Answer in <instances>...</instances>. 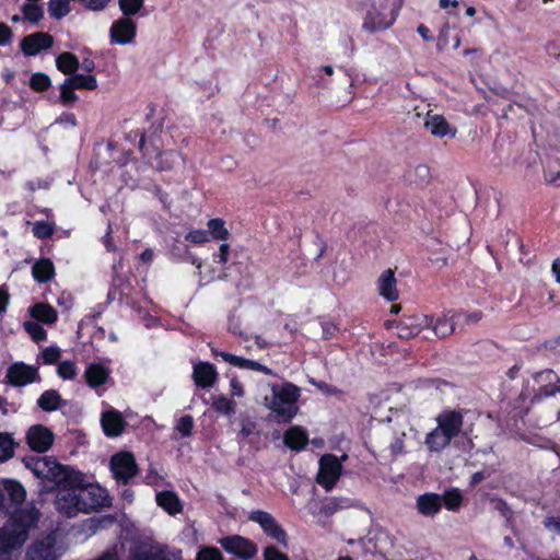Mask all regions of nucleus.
Wrapping results in <instances>:
<instances>
[{"mask_svg": "<svg viewBox=\"0 0 560 560\" xmlns=\"http://www.w3.org/2000/svg\"><path fill=\"white\" fill-rule=\"evenodd\" d=\"M270 396H265V406L271 411L268 420L278 423H289L299 412L298 401L301 397V388L289 382L269 385Z\"/></svg>", "mask_w": 560, "mask_h": 560, "instance_id": "obj_1", "label": "nucleus"}, {"mask_svg": "<svg viewBox=\"0 0 560 560\" xmlns=\"http://www.w3.org/2000/svg\"><path fill=\"white\" fill-rule=\"evenodd\" d=\"M438 427L432 429L424 439V444L430 452L441 453L456 439L464 422V411L460 409H446L435 417Z\"/></svg>", "mask_w": 560, "mask_h": 560, "instance_id": "obj_2", "label": "nucleus"}, {"mask_svg": "<svg viewBox=\"0 0 560 560\" xmlns=\"http://www.w3.org/2000/svg\"><path fill=\"white\" fill-rule=\"evenodd\" d=\"M110 505V498L106 490L98 485L85 482L81 490L72 497L67 504H61V510L68 515L78 512L90 513Z\"/></svg>", "mask_w": 560, "mask_h": 560, "instance_id": "obj_3", "label": "nucleus"}, {"mask_svg": "<svg viewBox=\"0 0 560 560\" xmlns=\"http://www.w3.org/2000/svg\"><path fill=\"white\" fill-rule=\"evenodd\" d=\"M84 483V475L80 470L60 465L51 483L46 485L45 489L47 492H59L58 502L61 508V504H67L72 500V497L81 490Z\"/></svg>", "mask_w": 560, "mask_h": 560, "instance_id": "obj_4", "label": "nucleus"}, {"mask_svg": "<svg viewBox=\"0 0 560 560\" xmlns=\"http://www.w3.org/2000/svg\"><path fill=\"white\" fill-rule=\"evenodd\" d=\"M163 130V122L158 126L153 125L149 131L144 130H131L126 135V139L132 143H138V149L141 152L142 158L150 162L152 158L163 156L167 153L161 152V132Z\"/></svg>", "mask_w": 560, "mask_h": 560, "instance_id": "obj_5", "label": "nucleus"}, {"mask_svg": "<svg viewBox=\"0 0 560 560\" xmlns=\"http://www.w3.org/2000/svg\"><path fill=\"white\" fill-rule=\"evenodd\" d=\"M533 380L536 386L533 389L530 405H537L560 393V376L552 369L534 373Z\"/></svg>", "mask_w": 560, "mask_h": 560, "instance_id": "obj_6", "label": "nucleus"}, {"mask_svg": "<svg viewBox=\"0 0 560 560\" xmlns=\"http://www.w3.org/2000/svg\"><path fill=\"white\" fill-rule=\"evenodd\" d=\"M109 469L117 483L122 486H128L139 472L135 455L127 451L118 452L110 457Z\"/></svg>", "mask_w": 560, "mask_h": 560, "instance_id": "obj_7", "label": "nucleus"}, {"mask_svg": "<svg viewBox=\"0 0 560 560\" xmlns=\"http://www.w3.org/2000/svg\"><path fill=\"white\" fill-rule=\"evenodd\" d=\"M346 458L345 454L340 458L334 454H325L319 458L316 482L326 491H331L336 487L342 472L341 460Z\"/></svg>", "mask_w": 560, "mask_h": 560, "instance_id": "obj_8", "label": "nucleus"}, {"mask_svg": "<svg viewBox=\"0 0 560 560\" xmlns=\"http://www.w3.org/2000/svg\"><path fill=\"white\" fill-rule=\"evenodd\" d=\"M38 524V510L20 509L15 511L10 518V529L13 532L15 537L19 538L20 542H25L28 537L31 527Z\"/></svg>", "mask_w": 560, "mask_h": 560, "instance_id": "obj_9", "label": "nucleus"}, {"mask_svg": "<svg viewBox=\"0 0 560 560\" xmlns=\"http://www.w3.org/2000/svg\"><path fill=\"white\" fill-rule=\"evenodd\" d=\"M38 380V368L22 361L12 363L5 373V382L11 386H27Z\"/></svg>", "mask_w": 560, "mask_h": 560, "instance_id": "obj_10", "label": "nucleus"}, {"mask_svg": "<svg viewBox=\"0 0 560 560\" xmlns=\"http://www.w3.org/2000/svg\"><path fill=\"white\" fill-rule=\"evenodd\" d=\"M252 522H257L262 530L283 547L288 546L287 533L276 518L266 511H253L249 515Z\"/></svg>", "mask_w": 560, "mask_h": 560, "instance_id": "obj_11", "label": "nucleus"}, {"mask_svg": "<svg viewBox=\"0 0 560 560\" xmlns=\"http://www.w3.org/2000/svg\"><path fill=\"white\" fill-rule=\"evenodd\" d=\"M220 545L224 551L243 560H250L257 552L255 544L240 535L223 537Z\"/></svg>", "mask_w": 560, "mask_h": 560, "instance_id": "obj_12", "label": "nucleus"}, {"mask_svg": "<svg viewBox=\"0 0 560 560\" xmlns=\"http://www.w3.org/2000/svg\"><path fill=\"white\" fill-rule=\"evenodd\" d=\"M137 36V24L131 16H122L113 22L109 28V39L112 44L128 45Z\"/></svg>", "mask_w": 560, "mask_h": 560, "instance_id": "obj_13", "label": "nucleus"}, {"mask_svg": "<svg viewBox=\"0 0 560 560\" xmlns=\"http://www.w3.org/2000/svg\"><path fill=\"white\" fill-rule=\"evenodd\" d=\"M52 46V35L43 31L25 35L20 43L21 51L25 56H37L42 51L49 50Z\"/></svg>", "mask_w": 560, "mask_h": 560, "instance_id": "obj_14", "label": "nucleus"}, {"mask_svg": "<svg viewBox=\"0 0 560 560\" xmlns=\"http://www.w3.org/2000/svg\"><path fill=\"white\" fill-rule=\"evenodd\" d=\"M54 433L43 424H34L28 428L25 441L28 447L37 453L47 452L54 443Z\"/></svg>", "mask_w": 560, "mask_h": 560, "instance_id": "obj_15", "label": "nucleus"}, {"mask_svg": "<svg viewBox=\"0 0 560 560\" xmlns=\"http://www.w3.org/2000/svg\"><path fill=\"white\" fill-rule=\"evenodd\" d=\"M192 380L196 386L208 388L214 386L218 380V371L213 363L199 361L194 364Z\"/></svg>", "mask_w": 560, "mask_h": 560, "instance_id": "obj_16", "label": "nucleus"}, {"mask_svg": "<svg viewBox=\"0 0 560 560\" xmlns=\"http://www.w3.org/2000/svg\"><path fill=\"white\" fill-rule=\"evenodd\" d=\"M424 127L431 136L439 137L440 139H443V137L454 139L456 136V129L452 128L447 119L440 114L428 113L424 120Z\"/></svg>", "mask_w": 560, "mask_h": 560, "instance_id": "obj_17", "label": "nucleus"}, {"mask_svg": "<svg viewBox=\"0 0 560 560\" xmlns=\"http://www.w3.org/2000/svg\"><path fill=\"white\" fill-rule=\"evenodd\" d=\"M25 560H57L55 539L48 536L44 540L34 541L26 550Z\"/></svg>", "mask_w": 560, "mask_h": 560, "instance_id": "obj_18", "label": "nucleus"}, {"mask_svg": "<svg viewBox=\"0 0 560 560\" xmlns=\"http://www.w3.org/2000/svg\"><path fill=\"white\" fill-rule=\"evenodd\" d=\"M104 434L107 438H117L124 433L127 421L117 410L104 411L101 418Z\"/></svg>", "mask_w": 560, "mask_h": 560, "instance_id": "obj_19", "label": "nucleus"}, {"mask_svg": "<svg viewBox=\"0 0 560 560\" xmlns=\"http://www.w3.org/2000/svg\"><path fill=\"white\" fill-rule=\"evenodd\" d=\"M110 375V370L101 362H91L85 366L84 381L91 388L104 386Z\"/></svg>", "mask_w": 560, "mask_h": 560, "instance_id": "obj_20", "label": "nucleus"}, {"mask_svg": "<svg viewBox=\"0 0 560 560\" xmlns=\"http://www.w3.org/2000/svg\"><path fill=\"white\" fill-rule=\"evenodd\" d=\"M424 328L425 326L422 322V315L404 316L396 324L398 338L405 340L418 336Z\"/></svg>", "mask_w": 560, "mask_h": 560, "instance_id": "obj_21", "label": "nucleus"}, {"mask_svg": "<svg viewBox=\"0 0 560 560\" xmlns=\"http://www.w3.org/2000/svg\"><path fill=\"white\" fill-rule=\"evenodd\" d=\"M417 510L425 517H433L442 511V498L440 493L428 492L417 498Z\"/></svg>", "mask_w": 560, "mask_h": 560, "instance_id": "obj_22", "label": "nucleus"}, {"mask_svg": "<svg viewBox=\"0 0 560 560\" xmlns=\"http://www.w3.org/2000/svg\"><path fill=\"white\" fill-rule=\"evenodd\" d=\"M378 294L387 302H395L398 300L397 281L395 273L392 269H387L377 278Z\"/></svg>", "mask_w": 560, "mask_h": 560, "instance_id": "obj_23", "label": "nucleus"}, {"mask_svg": "<svg viewBox=\"0 0 560 560\" xmlns=\"http://www.w3.org/2000/svg\"><path fill=\"white\" fill-rule=\"evenodd\" d=\"M218 355L222 357L223 361L229 362L236 368L260 372L265 375H275L273 371L269 366L261 364L258 361L244 359V357H237L228 352H220Z\"/></svg>", "mask_w": 560, "mask_h": 560, "instance_id": "obj_24", "label": "nucleus"}, {"mask_svg": "<svg viewBox=\"0 0 560 560\" xmlns=\"http://www.w3.org/2000/svg\"><path fill=\"white\" fill-rule=\"evenodd\" d=\"M422 322L425 328H431L438 338H445L454 331V323L446 316L422 315Z\"/></svg>", "mask_w": 560, "mask_h": 560, "instance_id": "obj_25", "label": "nucleus"}, {"mask_svg": "<svg viewBox=\"0 0 560 560\" xmlns=\"http://www.w3.org/2000/svg\"><path fill=\"white\" fill-rule=\"evenodd\" d=\"M31 275L37 283H47L55 277V266L50 258H40L33 264Z\"/></svg>", "mask_w": 560, "mask_h": 560, "instance_id": "obj_26", "label": "nucleus"}, {"mask_svg": "<svg viewBox=\"0 0 560 560\" xmlns=\"http://www.w3.org/2000/svg\"><path fill=\"white\" fill-rule=\"evenodd\" d=\"M284 444L293 451H302L307 442V432L302 427H291L283 434Z\"/></svg>", "mask_w": 560, "mask_h": 560, "instance_id": "obj_27", "label": "nucleus"}, {"mask_svg": "<svg viewBox=\"0 0 560 560\" xmlns=\"http://www.w3.org/2000/svg\"><path fill=\"white\" fill-rule=\"evenodd\" d=\"M156 502L165 512L174 516L184 510L180 498L173 491H162L156 494Z\"/></svg>", "mask_w": 560, "mask_h": 560, "instance_id": "obj_28", "label": "nucleus"}, {"mask_svg": "<svg viewBox=\"0 0 560 560\" xmlns=\"http://www.w3.org/2000/svg\"><path fill=\"white\" fill-rule=\"evenodd\" d=\"M31 316L37 322L45 325H52L57 322V311L45 302H37L30 307Z\"/></svg>", "mask_w": 560, "mask_h": 560, "instance_id": "obj_29", "label": "nucleus"}, {"mask_svg": "<svg viewBox=\"0 0 560 560\" xmlns=\"http://www.w3.org/2000/svg\"><path fill=\"white\" fill-rule=\"evenodd\" d=\"M60 465L51 457H40L39 464L34 468V476L42 479L45 486L50 485Z\"/></svg>", "mask_w": 560, "mask_h": 560, "instance_id": "obj_30", "label": "nucleus"}, {"mask_svg": "<svg viewBox=\"0 0 560 560\" xmlns=\"http://www.w3.org/2000/svg\"><path fill=\"white\" fill-rule=\"evenodd\" d=\"M129 290H131L130 283L124 278L116 276L107 292V303H113L115 301L124 303V300L128 296Z\"/></svg>", "mask_w": 560, "mask_h": 560, "instance_id": "obj_31", "label": "nucleus"}, {"mask_svg": "<svg viewBox=\"0 0 560 560\" xmlns=\"http://www.w3.org/2000/svg\"><path fill=\"white\" fill-rule=\"evenodd\" d=\"M62 405L63 401L57 389H47L37 398V407L45 412H54Z\"/></svg>", "mask_w": 560, "mask_h": 560, "instance_id": "obj_32", "label": "nucleus"}, {"mask_svg": "<svg viewBox=\"0 0 560 560\" xmlns=\"http://www.w3.org/2000/svg\"><path fill=\"white\" fill-rule=\"evenodd\" d=\"M56 68L62 74L73 75L80 68V61L77 55L72 52H61L56 57Z\"/></svg>", "mask_w": 560, "mask_h": 560, "instance_id": "obj_33", "label": "nucleus"}, {"mask_svg": "<svg viewBox=\"0 0 560 560\" xmlns=\"http://www.w3.org/2000/svg\"><path fill=\"white\" fill-rule=\"evenodd\" d=\"M2 486L4 498L5 495L9 497L13 505L22 504V502L25 500L26 492L19 481L13 479H5L3 480Z\"/></svg>", "mask_w": 560, "mask_h": 560, "instance_id": "obj_34", "label": "nucleus"}, {"mask_svg": "<svg viewBox=\"0 0 560 560\" xmlns=\"http://www.w3.org/2000/svg\"><path fill=\"white\" fill-rule=\"evenodd\" d=\"M23 542L19 541L13 532L8 527L0 528V558L13 550L20 549Z\"/></svg>", "mask_w": 560, "mask_h": 560, "instance_id": "obj_35", "label": "nucleus"}, {"mask_svg": "<svg viewBox=\"0 0 560 560\" xmlns=\"http://www.w3.org/2000/svg\"><path fill=\"white\" fill-rule=\"evenodd\" d=\"M23 20L31 24H38L44 19V8L37 2H25L21 7Z\"/></svg>", "mask_w": 560, "mask_h": 560, "instance_id": "obj_36", "label": "nucleus"}, {"mask_svg": "<svg viewBox=\"0 0 560 560\" xmlns=\"http://www.w3.org/2000/svg\"><path fill=\"white\" fill-rule=\"evenodd\" d=\"M75 90L78 89L73 83L67 82V78L60 83L58 101L63 107H72L78 101Z\"/></svg>", "mask_w": 560, "mask_h": 560, "instance_id": "obj_37", "label": "nucleus"}, {"mask_svg": "<svg viewBox=\"0 0 560 560\" xmlns=\"http://www.w3.org/2000/svg\"><path fill=\"white\" fill-rule=\"evenodd\" d=\"M208 236H210V240L215 241H228L230 237V232L225 228V221L222 219H210L208 221Z\"/></svg>", "mask_w": 560, "mask_h": 560, "instance_id": "obj_38", "label": "nucleus"}, {"mask_svg": "<svg viewBox=\"0 0 560 560\" xmlns=\"http://www.w3.org/2000/svg\"><path fill=\"white\" fill-rule=\"evenodd\" d=\"M18 443L9 433L0 432V463H4L14 457Z\"/></svg>", "mask_w": 560, "mask_h": 560, "instance_id": "obj_39", "label": "nucleus"}, {"mask_svg": "<svg viewBox=\"0 0 560 560\" xmlns=\"http://www.w3.org/2000/svg\"><path fill=\"white\" fill-rule=\"evenodd\" d=\"M442 504L448 511H457L463 503V494L457 488H450L441 494Z\"/></svg>", "mask_w": 560, "mask_h": 560, "instance_id": "obj_40", "label": "nucleus"}, {"mask_svg": "<svg viewBox=\"0 0 560 560\" xmlns=\"http://www.w3.org/2000/svg\"><path fill=\"white\" fill-rule=\"evenodd\" d=\"M71 0H49L48 13L55 20H61L71 12Z\"/></svg>", "mask_w": 560, "mask_h": 560, "instance_id": "obj_41", "label": "nucleus"}, {"mask_svg": "<svg viewBox=\"0 0 560 560\" xmlns=\"http://www.w3.org/2000/svg\"><path fill=\"white\" fill-rule=\"evenodd\" d=\"M393 22L384 23L382 20V13L368 12L363 21V30L369 32H375L376 30H387L390 27Z\"/></svg>", "mask_w": 560, "mask_h": 560, "instance_id": "obj_42", "label": "nucleus"}, {"mask_svg": "<svg viewBox=\"0 0 560 560\" xmlns=\"http://www.w3.org/2000/svg\"><path fill=\"white\" fill-rule=\"evenodd\" d=\"M28 85L32 91L43 93L51 86V80L49 75L44 72H35L31 75Z\"/></svg>", "mask_w": 560, "mask_h": 560, "instance_id": "obj_43", "label": "nucleus"}, {"mask_svg": "<svg viewBox=\"0 0 560 560\" xmlns=\"http://www.w3.org/2000/svg\"><path fill=\"white\" fill-rule=\"evenodd\" d=\"M68 82H72L77 89L95 90L98 86L97 79L92 74L74 73L68 77Z\"/></svg>", "mask_w": 560, "mask_h": 560, "instance_id": "obj_44", "label": "nucleus"}, {"mask_svg": "<svg viewBox=\"0 0 560 560\" xmlns=\"http://www.w3.org/2000/svg\"><path fill=\"white\" fill-rule=\"evenodd\" d=\"M130 560H170L164 551H154L152 548H138L131 551Z\"/></svg>", "mask_w": 560, "mask_h": 560, "instance_id": "obj_45", "label": "nucleus"}, {"mask_svg": "<svg viewBox=\"0 0 560 560\" xmlns=\"http://www.w3.org/2000/svg\"><path fill=\"white\" fill-rule=\"evenodd\" d=\"M55 232V223L49 221H35L32 226L34 237L46 240L51 237Z\"/></svg>", "mask_w": 560, "mask_h": 560, "instance_id": "obj_46", "label": "nucleus"}, {"mask_svg": "<svg viewBox=\"0 0 560 560\" xmlns=\"http://www.w3.org/2000/svg\"><path fill=\"white\" fill-rule=\"evenodd\" d=\"M57 374L61 380H74L78 374V368L74 361L63 360L57 366Z\"/></svg>", "mask_w": 560, "mask_h": 560, "instance_id": "obj_47", "label": "nucleus"}, {"mask_svg": "<svg viewBox=\"0 0 560 560\" xmlns=\"http://www.w3.org/2000/svg\"><path fill=\"white\" fill-rule=\"evenodd\" d=\"M237 405L231 398L220 395L213 400V409L221 415H234Z\"/></svg>", "mask_w": 560, "mask_h": 560, "instance_id": "obj_48", "label": "nucleus"}, {"mask_svg": "<svg viewBox=\"0 0 560 560\" xmlns=\"http://www.w3.org/2000/svg\"><path fill=\"white\" fill-rule=\"evenodd\" d=\"M23 327L33 341L40 342L46 340L47 330L38 322H25Z\"/></svg>", "mask_w": 560, "mask_h": 560, "instance_id": "obj_49", "label": "nucleus"}, {"mask_svg": "<svg viewBox=\"0 0 560 560\" xmlns=\"http://www.w3.org/2000/svg\"><path fill=\"white\" fill-rule=\"evenodd\" d=\"M143 0H118L119 10L122 16H135L141 10Z\"/></svg>", "mask_w": 560, "mask_h": 560, "instance_id": "obj_50", "label": "nucleus"}, {"mask_svg": "<svg viewBox=\"0 0 560 560\" xmlns=\"http://www.w3.org/2000/svg\"><path fill=\"white\" fill-rule=\"evenodd\" d=\"M175 430L182 434L183 438H189L194 430V418L191 415H184L177 420Z\"/></svg>", "mask_w": 560, "mask_h": 560, "instance_id": "obj_51", "label": "nucleus"}, {"mask_svg": "<svg viewBox=\"0 0 560 560\" xmlns=\"http://www.w3.org/2000/svg\"><path fill=\"white\" fill-rule=\"evenodd\" d=\"M161 152L162 153H171V154L151 158V162H147V163L156 166V168H159L161 171L170 170L172 167L173 158H174L175 153L173 151H163L162 149H161Z\"/></svg>", "mask_w": 560, "mask_h": 560, "instance_id": "obj_52", "label": "nucleus"}, {"mask_svg": "<svg viewBox=\"0 0 560 560\" xmlns=\"http://www.w3.org/2000/svg\"><path fill=\"white\" fill-rule=\"evenodd\" d=\"M185 240L194 245H202L209 243V232L201 229L191 230L185 235Z\"/></svg>", "mask_w": 560, "mask_h": 560, "instance_id": "obj_53", "label": "nucleus"}, {"mask_svg": "<svg viewBox=\"0 0 560 560\" xmlns=\"http://www.w3.org/2000/svg\"><path fill=\"white\" fill-rule=\"evenodd\" d=\"M494 509L506 520V522H510L513 518L514 513L506 500L503 498L494 499Z\"/></svg>", "mask_w": 560, "mask_h": 560, "instance_id": "obj_54", "label": "nucleus"}, {"mask_svg": "<svg viewBox=\"0 0 560 560\" xmlns=\"http://www.w3.org/2000/svg\"><path fill=\"white\" fill-rule=\"evenodd\" d=\"M197 560H223L220 549L208 547L198 551Z\"/></svg>", "mask_w": 560, "mask_h": 560, "instance_id": "obj_55", "label": "nucleus"}, {"mask_svg": "<svg viewBox=\"0 0 560 560\" xmlns=\"http://www.w3.org/2000/svg\"><path fill=\"white\" fill-rule=\"evenodd\" d=\"M60 358V350L57 347H48L42 352V359L45 364H55Z\"/></svg>", "mask_w": 560, "mask_h": 560, "instance_id": "obj_56", "label": "nucleus"}, {"mask_svg": "<svg viewBox=\"0 0 560 560\" xmlns=\"http://www.w3.org/2000/svg\"><path fill=\"white\" fill-rule=\"evenodd\" d=\"M262 556H265V560H289V557L275 546L267 547Z\"/></svg>", "mask_w": 560, "mask_h": 560, "instance_id": "obj_57", "label": "nucleus"}, {"mask_svg": "<svg viewBox=\"0 0 560 560\" xmlns=\"http://www.w3.org/2000/svg\"><path fill=\"white\" fill-rule=\"evenodd\" d=\"M229 254H230V245L225 244V243L221 244L218 253L214 254V261L217 264H220L223 267H225V265L229 260Z\"/></svg>", "mask_w": 560, "mask_h": 560, "instance_id": "obj_58", "label": "nucleus"}, {"mask_svg": "<svg viewBox=\"0 0 560 560\" xmlns=\"http://www.w3.org/2000/svg\"><path fill=\"white\" fill-rule=\"evenodd\" d=\"M81 2L88 10L101 11L103 10L109 0H72Z\"/></svg>", "mask_w": 560, "mask_h": 560, "instance_id": "obj_59", "label": "nucleus"}, {"mask_svg": "<svg viewBox=\"0 0 560 560\" xmlns=\"http://www.w3.org/2000/svg\"><path fill=\"white\" fill-rule=\"evenodd\" d=\"M311 383H312V385L316 386V388L319 389L322 393H325L327 395H337V394L341 393V389H339L337 386L329 385L323 381H319V382L312 381Z\"/></svg>", "mask_w": 560, "mask_h": 560, "instance_id": "obj_60", "label": "nucleus"}, {"mask_svg": "<svg viewBox=\"0 0 560 560\" xmlns=\"http://www.w3.org/2000/svg\"><path fill=\"white\" fill-rule=\"evenodd\" d=\"M13 31L7 24L0 22V46H5L12 42Z\"/></svg>", "mask_w": 560, "mask_h": 560, "instance_id": "obj_61", "label": "nucleus"}, {"mask_svg": "<svg viewBox=\"0 0 560 560\" xmlns=\"http://www.w3.org/2000/svg\"><path fill=\"white\" fill-rule=\"evenodd\" d=\"M341 508V504L339 503L338 499L337 498H331L329 499L325 504L324 506H322V511H324V513L326 515H332L334 513H336L338 511V509Z\"/></svg>", "mask_w": 560, "mask_h": 560, "instance_id": "obj_62", "label": "nucleus"}, {"mask_svg": "<svg viewBox=\"0 0 560 560\" xmlns=\"http://www.w3.org/2000/svg\"><path fill=\"white\" fill-rule=\"evenodd\" d=\"M542 524L547 529L560 534V516H548L544 520Z\"/></svg>", "mask_w": 560, "mask_h": 560, "instance_id": "obj_63", "label": "nucleus"}, {"mask_svg": "<svg viewBox=\"0 0 560 560\" xmlns=\"http://www.w3.org/2000/svg\"><path fill=\"white\" fill-rule=\"evenodd\" d=\"M230 392L232 396L242 397L244 395V386L237 381V377H232L230 381Z\"/></svg>", "mask_w": 560, "mask_h": 560, "instance_id": "obj_64", "label": "nucleus"}]
</instances>
